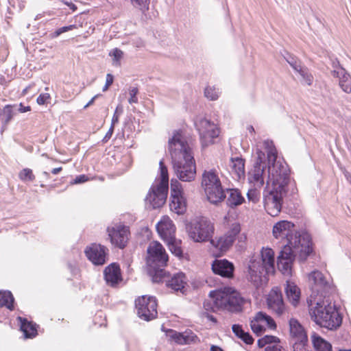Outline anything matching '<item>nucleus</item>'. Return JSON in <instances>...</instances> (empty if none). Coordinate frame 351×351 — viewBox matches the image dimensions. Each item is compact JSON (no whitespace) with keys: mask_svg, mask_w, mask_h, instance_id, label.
Returning <instances> with one entry per match:
<instances>
[{"mask_svg":"<svg viewBox=\"0 0 351 351\" xmlns=\"http://www.w3.org/2000/svg\"><path fill=\"white\" fill-rule=\"evenodd\" d=\"M233 264L226 259L215 260L212 264V270L215 274L222 277L230 278L234 272Z\"/></svg>","mask_w":351,"mask_h":351,"instance_id":"nucleus-21","label":"nucleus"},{"mask_svg":"<svg viewBox=\"0 0 351 351\" xmlns=\"http://www.w3.org/2000/svg\"><path fill=\"white\" fill-rule=\"evenodd\" d=\"M298 73L300 75L302 78L303 82L307 85H311L313 77L306 67L302 66Z\"/></svg>","mask_w":351,"mask_h":351,"instance_id":"nucleus-37","label":"nucleus"},{"mask_svg":"<svg viewBox=\"0 0 351 351\" xmlns=\"http://www.w3.org/2000/svg\"><path fill=\"white\" fill-rule=\"evenodd\" d=\"M147 264L148 274L154 282H159L165 277L163 269L168 261V255L162 245L158 241L152 242L147 248Z\"/></svg>","mask_w":351,"mask_h":351,"instance_id":"nucleus-7","label":"nucleus"},{"mask_svg":"<svg viewBox=\"0 0 351 351\" xmlns=\"http://www.w3.org/2000/svg\"><path fill=\"white\" fill-rule=\"evenodd\" d=\"M156 230L164 241H171L175 237V225L167 217H163V219L157 223Z\"/></svg>","mask_w":351,"mask_h":351,"instance_id":"nucleus-19","label":"nucleus"},{"mask_svg":"<svg viewBox=\"0 0 351 351\" xmlns=\"http://www.w3.org/2000/svg\"><path fill=\"white\" fill-rule=\"evenodd\" d=\"M132 5L138 8L142 12H145L149 9L150 0H130Z\"/></svg>","mask_w":351,"mask_h":351,"instance_id":"nucleus-41","label":"nucleus"},{"mask_svg":"<svg viewBox=\"0 0 351 351\" xmlns=\"http://www.w3.org/2000/svg\"><path fill=\"white\" fill-rule=\"evenodd\" d=\"M176 342L179 344H188L193 341V336H189L183 333L176 332L173 336Z\"/></svg>","mask_w":351,"mask_h":351,"instance_id":"nucleus-36","label":"nucleus"},{"mask_svg":"<svg viewBox=\"0 0 351 351\" xmlns=\"http://www.w3.org/2000/svg\"><path fill=\"white\" fill-rule=\"evenodd\" d=\"M230 167L232 173H234L237 178H241L245 174V162L241 158H232L230 162Z\"/></svg>","mask_w":351,"mask_h":351,"instance_id":"nucleus-26","label":"nucleus"},{"mask_svg":"<svg viewBox=\"0 0 351 351\" xmlns=\"http://www.w3.org/2000/svg\"><path fill=\"white\" fill-rule=\"evenodd\" d=\"M260 322H262V320L257 319V314L253 320L250 322V327L252 331L257 335H261L265 330V328L263 326H262Z\"/></svg>","mask_w":351,"mask_h":351,"instance_id":"nucleus-33","label":"nucleus"},{"mask_svg":"<svg viewBox=\"0 0 351 351\" xmlns=\"http://www.w3.org/2000/svg\"><path fill=\"white\" fill-rule=\"evenodd\" d=\"M43 175L45 177L46 179L49 178V173L47 171H43Z\"/></svg>","mask_w":351,"mask_h":351,"instance_id":"nucleus-64","label":"nucleus"},{"mask_svg":"<svg viewBox=\"0 0 351 351\" xmlns=\"http://www.w3.org/2000/svg\"><path fill=\"white\" fill-rule=\"evenodd\" d=\"M88 180V177L86 175H80L77 176L73 181L71 182L72 184H81L86 182Z\"/></svg>","mask_w":351,"mask_h":351,"instance_id":"nucleus-51","label":"nucleus"},{"mask_svg":"<svg viewBox=\"0 0 351 351\" xmlns=\"http://www.w3.org/2000/svg\"><path fill=\"white\" fill-rule=\"evenodd\" d=\"M172 211L178 215H182L186 210V199L182 195L180 184L176 180L171 182V202L169 204Z\"/></svg>","mask_w":351,"mask_h":351,"instance_id":"nucleus-14","label":"nucleus"},{"mask_svg":"<svg viewBox=\"0 0 351 351\" xmlns=\"http://www.w3.org/2000/svg\"><path fill=\"white\" fill-rule=\"evenodd\" d=\"M308 340L294 341L293 344V351H306V346Z\"/></svg>","mask_w":351,"mask_h":351,"instance_id":"nucleus-43","label":"nucleus"},{"mask_svg":"<svg viewBox=\"0 0 351 351\" xmlns=\"http://www.w3.org/2000/svg\"><path fill=\"white\" fill-rule=\"evenodd\" d=\"M138 316L145 320L150 321L157 317V301L152 296L143 295L135 300Z\"/></svg>","mask_w":351,"mask_h":351,"instance_id":"nucleus-13","label":"nucleus"},{"mask_svg":"<svg viewBox=\"0 0 351 351\" xmlns=\"http://www.w3.org/2000/svg\"><path fill=\"white\" fill-rule=\"evenodd\" d=\"M295 225L289 221L277 222L273 227V236L284 241L283 247L277 258V266L283 274H291L295 256L304 261L313 252L311 235L306 232H296Z\"/></svg>","mask_w":351,"mask_h":351,"instance_id":"nucleus-2","label":"nucleus"},{"mask_svg":"<svg viewBox=\"0 0 351 351\" xmlns=\"http://www.w3.org/2000/svg\"><path fill=\"white\" fill-rule=\"evenodd\" d=\"M64 3L67 5L71 10H73V11H75V10H77V7L75 4H73V3H69L67 1H64Z\"/></svg>","mask_w":351,"mask_h":351,"instance_id":"nucleus-57","label":"nucleus"},{"mask_svg":"<svg viewBox=\"0 0 351 351\" xmlns=\"http://www.w3.org/2000/svg\"><path fill=\"white\" fill-rule=\"evenodd\" d=\"M84 252L88 259L95 265H103L108 260V250L100 244H90L86 247Z\"/></svg>","mask_w":351,"mask_h":351,"instance_id":"nucleus-16","label":"nucleus"},{"mask_svg":"<svg viewBox=\"0 0 351 351\" xmlns=\"http://www.w3.org/2000/svg\"><path fill=\"white\" fill-rule=\"evenodd\" d=\"M14 297L10 291H0V307H6L10 310L14 309Z\"/></svg>","mask_w":351,"mask_h":351,"instance_id":"nucleus-30","label":"nucleus"},{"mask_svg":"<svg viewBox=\"0 0 351 351\" xmlns=\"http://www.w3.org/2000/svg\"><path fill=\"white\" fill-rule=\"evenodd\" d=\"M312 341L317 351H332L331 344L319 335H313Z\"/></svg>","mask_w":351,"mask_h":351,"instance_id":"nucleus-29","label":"nucleus"},{"mask_svg":"<svg viewBox=\"0 0 351 351\" xmlns=\"http://www.w3.org/2000/svg\"><path fill=\"white\" fill-rule=\"evenodd\" d=\"M122 112H123V107H122V106L121 105H118L117 107L115 109V111L114 112V114H113V117H112V119L111 123L112 125H115L116 123H117L119 122V116L122 114Z\"/></svg>","mask_w":351,"mask_h":351,"instance_id":"nucleus-45","label":"nucleus"},{"mask_svg":"<svg viewBox=\"0 0 351 351\" xmlns=\"http://www.w3.org/2000/svg\"><path fill=\"white\" fill-rule=\"evenodd\" d=\"M19 112L23 113L31 110L29 106H25L22 103L19 104Z\"/></svg>","mask_w":351,"mask_h":351,"instance_id":"nucleus-53","label":"nucleus"},{"mask_svg":"<svg viewBox=\"0 0 351 351\" xmlns=\"http://www.w3.org/2000/svg\"><path fill=\"white\" fill-rule=\"evenodd\" d=\"M19 178L23 182L34 181L35 180V176L31 169L25 168L22 169L19 173Z\"/></svg>","mask_w":351,"mask_h":351,"instance_id":"nucleus-35","label":"nucleus"},{"mask_svg":"<svg viewBox=\"0 0 351 351\" xmlns=\"http://www.w3.org/2000/svg\"><path fill=\"white\" fill-rule=\"evenodd\" d=\"M104 279L108 285L117 286L121 280V274L119 265L117 263H111L104 271Z\"/></svg>","mask_w":351,"mask_h":351,"instance_id":"nucleus-20","label":"nucleus"},{"mask_svg":"<svg viewBox=\"0 0 351 351\" xmlns=\"http://www.w3.org/2000/svg\"><path fill=\"white\" fill-rule=\"evenodd\" d=\"M206 317L214 323L217 322V319L212 315L207 314Z\"/></svg>","mask_w":351,"mask_h":351,"instance_id":"nucleus-62","label":"nucleus"},{"mask_svg":"<svg viewBox=\"0 0 351 351\" xmlns=\"http://www.w3.org/2000/svg\"><path fill=\"white\" fill-rule=\"evenodd\" d=\"M308 282L312 291L311 296L313 295V298H327L332 287L321 271L318 270L311 271L308 274Z\"/></svg>","mask_w":351,"mask_h":351,"instance_id":"nucleus-12","label":"nucleus"},{"mask_svg":"<svg viewBox=\"0 0 351 351\" xmlns=\"http://www.w3.org/2000/svg\"><path fill=\"white\" fill-rule=\"evenodd\" d=\"M289 325L290 336L293 341L308 340L306 332L298 319L295 318L290 319Z\"/></svg>","mask_w":351,"mask_h":351,"instance_id":"nucleus-22","label":"nucleus"},{"mask_svg":"<svg viewBox=\"0 0 351 351\" xmlns=\"http://www.w3.org/2000/svg\"><path fill=\"white\" fill-rule=\"evenodd\" d=\"M114 125H112L111 123V125H110L108 131L107 132V133L106 134L105 136L104 137V138L102 140L103 143H106L110 139V138L112 137V135L114 132Z\"/></svg>","mask_w":351,"mask_h":351,"instance_id":"nucleus-50","label":"nucleus"},{"mask_svg":"<svg viewBox=\"0 0 351 351\" xmlns=\"http://www.w3.org/2000/svg\"><path fill=\"white\" fill-rule=\"evenodd\" d=\"M334 77L339 78V85L342 90L346 93H351V76L345 69L334 72Z\"/></svg>","mask_w":351,"mask_h":351,"instance_id":"nucleus-24","label":"nucleus"},{"mask_svg":"<svg viewBox=\"0 0 351 351\" xmlns=\"http://www.w3.org/2000/svg\"><path fill=\"white\" fill-rule=\"evenodd\" d=\"M64 3L67 5L71 10H73V11H75V10H77V7L75 4H73V3H69L67 1H64Z\"/></svg>","mask_w":351,"mask_h":351,"instance_id":"nucleus-58","label":"nucleus"},{"mask_svg":"<svg viewBox=\"0 0 351 351\" xmlns=\"http://www.w3.org/2000/svg\"><path fill=\"white\" fill-rule=\"evenodd\" d=\"M258 346L259 348H263L266 345H267V341H266L263 337L259 339L257 341Z\"/></svg>","mask_w":351,"mask_h":351,"instance_id":"nucleus-55","label":"nucleus"},{"mask_svg":"<svg viewBox=\"0 0 351 351\" xmlns=\"http://www.w3.org/2000/svg\"><path fill=\"white\" fill-rule=\"evenodd\" d=\"M278 343L272 345H268L265 348V351H283L282 347Z\"/></svg>","mask_w":351,"mask_h":351,"instance_id":"nucleus-49","label":"nucleus"},{"mask_svg":"<svg viewBox=\"0 0 351 351\" xmlns=\"http://www.w3.org/2000/svg\"><path fill=\"white\" fill-rule=\"evenodd\" d=\"M188 235L191 239L196 243L210 241V244L219 249L221 252H226L231 247L235 241L236 237L241 232L239 223L231 225L229 230L217 239H213L215 227L208 218L199 217L191 220L186 226Z\"/></svg>","mask_w":351,"mask_h":351,"instance_id":"nucleus-3","label":"nucleus"},{"mask_svg":"<svg viewBox=\"0 0 351 351\" xmlns=\"http://www.w3.org/2000/svg\"><path fill=\"white\" fill-rule=\"evenodd\" d=\"M195 126L199 132L203 147L212 144L214 139L219 134L217 125L202 116H197L195 118Z\"/></svg>","mask_w":351,"mask_h":351,"instance_id":"nucleus-11","label":"nucleus"},{"mask_svg":"<svg viewBox=\"0 0 351 351\" xmlns=\"http://www.w3.org/2000/svg\"><path fill=\"white\" fill-rule=\"evenodd\" d=\"M287 62L289 64V65L296 71L298 72L303 66L301 64V62L298 60L295 57L292 56L291 55L288 54L287 58H286Z\"/></svg>","mask_w":351,"mask_h":351,"instance_id":"nucleus-40","label":"nucleus"},{"mask_svg":"<svg viewBox=\"0 0 351 351\" xmlns=\"http://www.w3.org/2000/svg\"><path fill=\"white\" fill-rule=\"evenodd\" d=\"M100 95H95V96H94V97H93V98H92V99H90V101H88V102L85 106H84V108H88V106H91V105L94 103V101H95V99H96V98H97L98 97H99Z\"/></svg>","mask_w":351,"mask_h":351,"instance_id":"nucleus-56","label":"nucleus"},{"mask_svg":"<svg viewBox=\"0 0 351 351\" xmlns=\"http://www.w3.org/2000/svg\"><path fill=\"white\" fill-rule=\"evenodd\" d=\"M204 95L210 100H216L219 97V91L215 87L207 86L205 88Z\"/></svg>","mask_w":351,"mask_h":351,"instance_id":"nucleus-39","label":"nucleus"},{"mask_svg":"<svg viewBox=\"0 0 351 351\" xmlns=\"http://www.w3.org/2000/svg\"><path fill=\"white\" fill-rule=\"evenodd\" d=\"M62 170V168L60 167H57V168H54L51 170V173L53 174H58Z\"/></svg>","mask_w":351,"mask_h":351,"instance_id":"nucleus-60","label":"nucleus"},{"mask_svg":"<svg viewBox=\"0 0 351 351\" xmlns=\"http://www.w3.org/2000/svg\"><path fill=\"white\" fill-rule=\"evenodd\" d=\"M257 319L262 320V322H265L267 326L271 329H275L276 328L274 320L265 313L261 311L257 313Z\"/></svg>","mask_w":351,"mask_h":351,"instance_id":"nucleus-34","label":"nucleus"},{"mask_svg":"<svg viewBox=\"0 0 351 351\" xmlns=\"http://www.w3.org/2000/svg\"><path fill=\"white\" fill-rule=\"evenodd\" d=\"M18 319L21 323V330L26 338H32L37 335V330L34 324L21 317H19Z\"/></svg>","mask_w":351,"mask_h":351,"instance_id":"nucleus-27","label":"nucleus"},{"mask_svg":"<svg viewBox=\"0 0 351 351\" xmlns=\"http://www.w3.org/2000/svg\"><path fill=\"white\" fill-rule=\"evenodd\" d=\"M275 269L274 252L271 248H263L261 254L253 256L248 265V279L258 288L266 276L274 273Z\"/></svg>","mask_w":351,"mask_h":351,"instance_id":"nucleus-6","label":"nucleus"},{"mask_svg":"<svg viewBox=\"0 0 351 351\" xmlns=\"http://www.w3.org/2000/svg\"><path fill=\"white\" fill-rule=\"evenodd\" d=\"M247 196L248 199L254 203L258 201V193L256 189L249 190L247 193Z\"/></svg>","mask_w":351,"mask_h":351,"instance_id":"nucleus-46","label":"nucleus"},{"mask_svg":"<svg viewBox=\"0 0 351 351\" xmlns=\"http://www.w3.org/2000/svg\"><path fill=\"white\" fill-rule=\"evenodd\" d=\"M138 93V89L136 87H130L129 89V95L130 97L128 99V102L130 104H137L138 101L137 95Z\"/></svg>","mask_w":351,"mask_h":351,"instance_id":"nucleus-42","label":"nucleus"},{"mask_svg":"<svg viewBox=\"0 0 351 351\" xmlns=\"http://www.w3.org/2000/svg\"><path fill=\"white\" fill-rule=\"evenodd\" d=\"M285 291L289 302L296 306L300 299V290L298 287L294 282L287 281Z\"/></svg>","mask_w":351,"mask_h":351,"instance_id":"nucleus-23","label":"nucleus"},{"mask_svg":"<svg viewBox=\"0 0 351 351\" xmlns=\"http://www.w3.org/2000/svg\"><path fill=\"white\" fill-rule=\"evenodd\" d=\"M173 168L176 176L183 182L193 180L196 175V165L191 148L180 130L173 132L168 141Z\"/></svg>","mask_w":351,"mask_h":351,"instance_id":"nucleus-4","label":"nucleus"},{"mask_svg":"<svg viewBox=\"0 0 351 351\" xmlns=\"http://www.w3.org/2000/svg\"><path fill=\"white\" fill-rule=\"evenodd\" d=\"M264 339L267 341V344L272 345L271 343H280V339L277 337L272 335H265L263 337Z\"/></svg>","mask_w":351,"mask_h":351,"instance_id":"nucleus-48","label":"nucleus"},{"mask_svg":"<svg viewBox=\"0 0 351 351\" xmlns=\"http://www.w3.org/2000/svg\"><path fill=\"white\" fill-rule=\"evenodd\" d=\"M213 300L214 306L217 309H226L230 312H240L245 302L241 294L232 291L230 293L222 291H212L209 294Z\"/></svg>","mask_w":351,"mask_h":351,"instance_id":"nucleus-10","label":"nucleus"},{"mask_svg":"<svg viewBox=\"0 0 351 351\" xmlns=\"http://www.w3.org/2000/svg\"><path fill=\"white\" fill-rule=\"evenodd\" d=\"M232 332L239 339H241L246 344L251 345L254 342L253 337L249 332H245L242 326L239 324H233L232 326Z\"/></svg>","mask_w":351,"mask_h":351,"instance_id":"nucleus-28","label":"nucleus"},{"mask_svg":"<svg viewBox=\"0 0 351 351\" xmlns=\"http://www.w3.org/2000/svg\"><path fill=\"white\" fill-rule=\"evenodd\" d=\"M5 82V79L3 76L0 77V84H3Z\"/></svg>","mask_w":351,"mask_h":351,"instance_id":"nucleus-63","label":"nucleus"},{"mask_svg":"<svg viewBox=\"0 0 351 351\" xmlns=\"http://www.w3.org/2000/svg\"><path fill=\"white\" fill-rule=\"evenodd\" d=\"M265 150H256V158L253 168L248 173V180L255 187L261 188L266 182L267 187H271L264 195V207L267 213L272 216L278 215L282 209L284 196L293 184L290 183L289 171L287 163L278 159L277 150L273 141L263 142Z\"/></svg>","mask_w":351,"mask_h":351,"instance_id":"nucleus-1","label":"nucleus"},{"mask_svg":"<svg viewBox=\"0 0 351 351\" xmlns=\"http://www.w3.org/2000/svg\"><path fill=\"white\" fill-rule=\"evenodd\" d=\"M309 313L312 320L321 327L333 330L339 328L342 323V317L335 305L326 298L308 300Z\"/></svg>","mask_w":351,"mask_h":351,"instance_id":"nucleus-5","label":"nucleus"},{"mask_svg":"<svg viewBox=\"0 0 351 351\" xmlns=\"http://www.w3.org/2000/svg\"><path fill=\"white\" fill-rule=\"evenodd\" d=\"M228 197L227 204L231 208L241 205L245 200L239 189H232L227 190Z\"/></svg>","mask_w":351,"mask_h":351,"instance_id":"nucleus-25","label":"nucleus"},{"mask_svg":"<svg viewBox=\"0 0 351 351\" xmlns=\"http://www.w3.org/2000/svg\"><path fill=\"white\" fill-rule=\"evenodd\" d=\"M75 28H76V25H71L64 26V27H60V28L57 29L53 32V35L52 36V37L53 38L58 37L60 34H62V33H64L66 32L72 30V29H73Z\"/></svg>","mask_w":351,"mask_h":351,"instance_id":"nucleus-44","label":"nucleus"},{"mask_svg":"<svg viewBox=\"0 0 351 351\" xmlns=\"http://www.w3.org/2000/svg\"><path fill=\"white\" fill-rule=\"evenodd\" d=\"M12 107V105H6L0 112V119L5 125H7L13 118Z\"/></svg>","mask_w":351,"mask_h":351,"instance_id":"nucleus-32","label":"nucleus"},{"mask_svg":"<svg viewBox=\"0 0 351 351\" xmlns=\"http://www.w3.org/2000/svg\"><path fill=\"white\" fill-rule=\"evenodd\" d=\"M187 278L182 272H178L171 276L165 271V277L160 282H165L167 288L175 293L184 294L186 291Z\"/></svg>","mask_w":351,"mask_h":351,"instance_id":"nucleus-15","label":"nucleus"},{"mask_svg":"<svg viewBox=\"0 0 351 351\" xmlns=\"http://www.w3.org/2000/svg\"><path fill=\"white\" fill-rule=\"evenodd\" d=\"M49 98V95L47 93L40 95L36 101L39 105H43L45 104L47 99Z\"/></svg>","mask_w":351,"mask_h":351,"instance_id":"nucleus-52","label":"nucleus"},{"mask_svg":"<svg viewBox=\"0 0 351 351\" xmlns=\"http://www.w3.org/2000/svg\"><path fill=\"white\" fill-rule=\"evenodd\" d=\"M113 80H114V76L110 73H108L106 75V84H107V86L112 85L113 83Z\"/></svg>","mask_w":351,"mask_h":351,"instance_id":"nucleus-54","label":"nucleus"},{"mask_svg":"<svg viewBox=\"0 0 351 351\" xmlns=\"http://www.w3.org/2000/svg\"><path fill=\"white\" fill-rule=\"evenodd\" d=\"M107 232L111 243L119 248L125 247L128 240L129 230L125 226L108 228Z\"/></svg>","mask_w":351,"mask_h":351,"instance_id":"nucleus-17","label":"nucleus"},{"mask_svg":"<svg viewBox=\"0 0 351 351\" xmlns=\"http://www.w3.org/2000/svg\"><path fill=\"white\" fill-rule=\"evenodd\" d=\"M267 304L268 308L278 315H281L284 313L285 304L282 293L278 287H274L271 290L267 298Z\"/></svg>","mask_w":351,"mask_h":351,"instance_id":"nucleus-18","label":"nucleus"},{"mask_svg":"<svg viewBox=\"0 0 351 351\" xmlns=\"http://www.w3.org/2000/svg\"><path fill=\"white\" fill-rule=\"evenodd\" d=\"M202 186L208 201L212 204H217L226 197L219 173L215 169L204 171L202 177Z\"/></svg>","mask_w":351,"mask_h":351,"instance_id":"nucleus-8","label":"nucleus"},{"mask_svg":"<svg viewBox=\"0 0 351 351\" xmlns=\"http://www.w3.org/2000/svg\"><path fill=\"white\" fill-rule=\"evenodd\" d=\"M332 62V66L333 70L331 71L332 75L334 77V72L335 71H339L341 69H344L339 64V62L337 59L331 60Z\"/></svg>","mask_w":351,"mask_h":351,"instance_id":"nucleus-47","label":"nucleus"},{"mask_svg":"<svg viewBox=\"0 0 351 351\" xmlns=\"http://www.w3.org/2000/svg\"><path fill=\"white\" fill-rule=\"evenodd\" d=\"M169 247V250L172 254L178 257L182 256V250L180 247V241L176 240V237H173L171 241H165Z\"/></svg>","mask_w":351,"mask_h":351,"instance_id":"nucleus-31","label":"nucleus"},{"mask_svg":"<svg viewBox=\"0 0 351 351\" xmlns=\"http://www.w3.org/2000/svg\"><path fill=\"white\" fill-rule=\"evenodd\" d=\"M109 55L112 57V64L114 66L120 65V60L123 57V51L118 49L115 48L112 51L109 53Z\"/></svg>","mask_w":351,"mask_h":351,"instance_id":"nucleus-38","label":"nucleus"},{"mask_svg":"<svg viewBox=\"0 0 351 351\" xmlns=\"http://www.w3.org/2000/svg\"><path fill=\"white\" fill-rule=\"evenodd\" d=\"M210 351H223L220 347L213 345L210 348Z\"/></svg>","mask_w":351,"mask_h":351,"instance_id":"nucleus-61","label":"nucleus"},{"mask_svg":"<svg viewBox=\"0 0 351 351\" xmlns=\"http://www.w3.org/2000/svg\"><path fill=\"white\" fill-rule=\"evenodd\" d=\"M64 3L67 5L71 10H73V11H75V10H77V7L75 4H73V3H69L67 1H64Z\"/></svg>","mask_w":351,"mask_h":351,"instance_id":"nucleus-59","label":"nucleus"},{"mask_svg":"<svg viewBox=\"0 0 351 351\" xmlns=\"http://www.w3.org/2000/svg\"><path fill=\"white\" fill-rule=\"evenodd\" d=\"M161 180L156 186H152L146 196V204L152 208H160L166 202L168 193L169 176L167 167L163 160L159 162Z\"/></svg>","mask_w":351,"mask_h":351,"instance_id":"nucleus-9","label":"nucleus"}]
</instances>
